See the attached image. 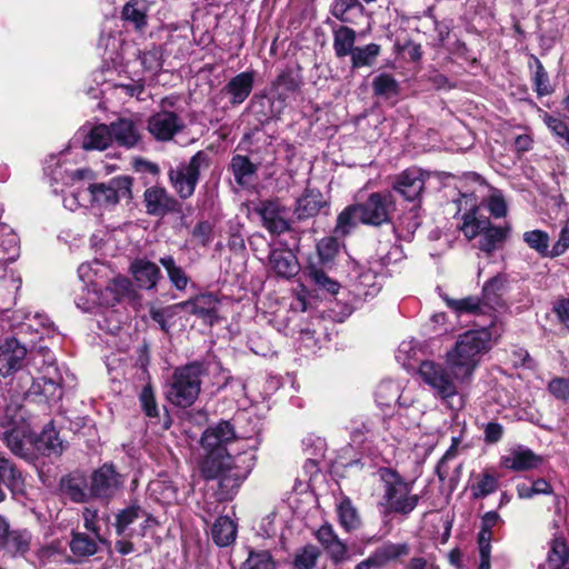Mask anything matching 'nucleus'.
<instances>
[{
  "instance_id": "9d476101",
  "label": "nucleus",
  "mask_w": 569,
  "mask_h": 569,
  "mask_svg": "<svg viewBox=\"0 0 569 569\" xmlns=\"http://www.w3.org/2000/svg\"><path fill=\"white\" fill-rule=\"evenodd\" d=\"M123 476L114 469V465H101L90 477L91 499H111L123 485Z\"/></svg>"
},
{
  "instance_id": "f257e3e1",
  "label": "nucleus",
  "mask_w": 569,
  "mask_h": 569,
  "mask_svg": "<svg viewBox=\"0 0 569 569\" xmlns=\"http://www.w3.org/2000/svg\"><path fill=\"white\" fill-rule=\"evenodd\" d=\"M492 348V335L489 329H471L459 335L453 346L447 350L445 366L431 360L419 366L421 379L446 405L459 410L463 398L458 385H468L480 366L485 355Z\"/></svg>"
},
{
  "instance_id": "a18cd8bd",
  "label": "nucleus",
  "mask_w": 569,
  "mask_h": 569,
  "mask_svg": "<svg viewBox=\"0 0 569 569\" xmlns=\"http://www.w3.org/2000/svg\"><path fill=\"white\" fill-rule=\"evenodd\" d=\"M69 547L76 557L82 558L93 556L98 551L97 542L83 532H72Z\"/></svg>"
},
{
  "instance_id": "e433bc0d",
  "label": "nucleus",
  "mask_w": 569,
  "mask_h": 569,
  "mask_svg": "<svg viewBox=\"0 0 569 569\" xmlns=\"http://www.w3.org/2000/svg\"><path fill=\"white\" fill-rule=\"evenodd\" d=\"M337 513L340 526L347 532H351L360 527V516L349 497H343L341 499L337 507Z\"/></svg>"
},
{
  "instance_id": "c756f323",
  "label": "nucleus",
  "mask_w": 569,
  "mask_h": 569,
  "mask_svg": "<svg viewBox=\"0 0 569 569\" xmlns=\"http://www.w3.org/2000/svg\"><path fill=\"white\" fill-rule=\"evenodd\" d=\"M490 220L480 212L478 207H472L461 216L459 229L468 240L479 237L490 224Z\"/></svg>"
},
{
  "instance_id": "f8f14e48",
  "label": "nucleus",
  "mask_w": 569,
  "mask_h": 569,
  "mask_svg": "<svg viewBox=\"0 0 569 569\" xmlns=\"http://www.w3.org/2000/svg\"><path fill=\"white\" fill-rule=\"evenodd\" d=\"M236 437L234 429L229 421H220L216 426L209 427L202 435L201 443L210 456L217 452V458L222 459L226 451L224 446ZM206 462H216L213 457H209Z\"/></svg>"
},
{
  "instance_id": "6ab92c4d",
  "label": "nucleus",
  "mask_w": 569,
  "mask_h": 569,
  "mask_svg": "<svg viewBox=\"0 0 569 569\" xmlns=\"http://www.w3.org/2000/svg\"><path fill=\"white\" fill-rule=\"evenodd\" d=\"M218 305L219 301L214 295L202 293L193 299L177 303L174 308L196 315L212 325L217 319Z\"/></svg>"
},
{
  "instance_id": "69168bd1",
  "label": "nucleus",
  "mask_w": 569,
  "mask_h": 569,
  "mask_svg": "<svg viewBox=\"0 0 569 569\" xmlns=\"http://www.w3.org/2000/svg\"><path fill=\"white\" fill-rule=\"evenodd\" d=\"M550 395L563 402H569V379L556 377L551 379L547 387Z\"/></svg>"
},
{
  "instance_id": "72a5a7b5",
  "label": "nucleus",
  "mask_w": 569,
  "mask_h": 569,
  "mask_svg": "<svg viewBox=\"0 0 569 569\" xmlns=\"http://www.w3.org/2000/svg\"><path fill=\"white\" fill-rule=\"evenodd\" d=\"M380 288L381 283L378 280L377 272L370 269L360 272L352 286L355 296L363 300L378 295Z\"/></svg>"
},
{
  "instance_id": "4468645a",
  "label": "nucleus",
  "mask_w": 569,
  "mask_h": 569,
  "mask_svg": "<svg viewBox=\"0 0 569 569\" xmlns=\"http://www.w3.org/2000/svg\"><path fill=\"white\" fill-rule=\"evenodd\" d=\"M27 356V348L14 337L0 338V373L6 377L19 370Z\"/></svg>"
},
{
  "instance_id": "c03bdc74",
  "label": "nucleus",
  "mask_w": 569,
  "mask_h": 569,
  "mask_svg": "<svg viewBox=\"0 0 569 569\" xmlns=\"http://www.w3.org/2000/svg\"><path fill=\"white\" fill-rule=\"evenodd\" d=\"M11 326L13 328H24L27 330H38V327H44L48 319L39 313L31 315L22 309L14 310L10 317Z\"/></svg>"
},
{
  "instance_id": "6e6552de",
  "label": "nucleus",
  "mask_w": 569,
  "mask_h": 569,
  "mask_svg": "<svg viewBox=\"0 0 569 569\" xmlns=\"http://www.w3.org/2000/svg\"><path fill=\"white\" fill-rule=\"evenodd\" d=\"M131 177L118 176L107 182L90 184L88 191L93 204L102 209H111L121 200L131 199Z\"/></svg>"
},
{
  "instance_id": "a211bd4d",
  "label": "nucleus",
  "mask_w": 569,
  "mask_h": 569,
  "mask_svg": "<svg viewBox=\"0 0 569 569\" xmlns=\"http://www.w3.org/2000/svg\"><path fill=\"white\" fill-rule=\"evenodd\" d=\"M268 259L270 268L281 278H293L300 271L297 256L287 247L271 248Z\"/></svg>"
},
{
  "instance_id": "4be33fe9",
  "label": "nucleus",
  "mask_w": 569,
  "mask_h": 569,
  "mask_svg": "<svg viewBox=\"0 0 569 569\" xmlns=\"http://www.w3.org/2000/svg\"><path fill=\"white\" fill-rule=\"evenodd\" d=\"M62 379L58 368L51 363L43 376L37 378L29 389V395H41L48 401L60 399Z\"/></svg>"
},
{
  "instance_id": "2f4dec72",
  "label": "nucleus",
  "mask_w": 569,
  "mask_h": 569,
  "mask_svg": "<svg viewBox=\"0 0 569 569\" xmlns=\"http://www.w3.org/2000/svg\"><path fill=\"white\" fill-rule=\"evenodd\" d=\"M19 254L18 236L8 224L0 222V263L13 262Z\"/></svg>"
},
{
  "instance_id": "393cba45",
  "label": "nucleus",
  "mask_w": 569,
  "mask_h": 569,
  "mask_svg": "<svg viewBox=\"0 0 569 569\" xmlns=\"http://www.w3.org/2000/svg\"><path fill=\"white\" fill-rule=\"evenodd\" d=\"M328 208V200L317 189H306L298 198L295 214L299 220L316 217L322 209Z\"/></svg>"
},
{
  "instance_id": "5701e85b",
  "label": "nucleus",
  "mask_w": 569,
  "mask_h": 569,
  "mask_svg": "<svg viewBox=\"0 0 569 569\" xmlns=\"http://www.w3.org/2000/svg\"><path fill=\"white\" fill-rule=\"evenodd\" d=\"M28 440L31 443H27V452L29 453L30 448L33 447L39 455L44 457H58L63 452L66 447L51 423L47 425L34 440L29 437ZM29 457L28 455V458Z\"/></svg>"
},
{
  "instance_id": "774afa93",
  "label": "nucleus",
  "mask_w": 569,
  "mask_h": 569,
  "mask_svg": "<svg viewBox=\"0 0 569 569\" xmlns=\"http://www.w3.org/2000/svg\"><path fill=\"white\" fill-rule=\"evenodd\" d=\"M569 249V218L566 219L558 236V240L551 248V258L562 256Z\"/></svg>"
},
{
  "instance_id": "aec40b11",
  "label": "nucleus",
  "mask_w": 569,
  "mask_h": 569,
  "mask_svg": "<svg viewBox=\"0 0 569 569\" xmlns=\"http://www.w3.org/2000/svg\"><path fill=\"white\" fill-rule=\"evenodd\" d=\"M59 489L74 503H86L91 500L87 477L81 472L74 471L61 477Z\"/></svg>"
},
{
  "instance_id": "c85d7f7f",
  "label": "nucleus",
  "mask_w": 569,
  "mask_h": 569,
  "mask_svg": "<svg viewBox=\"0 0 569 569\" xmlns=\"http://www.w3.org/2000/svg\"><path fill=\"white\" fill-rule=\"evenodd\" d=\"M136 282L141 289H152L157 286L161 272L159 267L149 260L137 259L130 266Z\"/></svg>"
},
{
  "instance_id": "09e8293b",
  "label": "nucleus",
  "mask_w": 569,
  "mask_h": 569,
  "mask_svg": "<svg viewBox=\"0 0 569 569\" xmlns=\"http://www.w3.org/2000/svg\"><path fill=\"white\" fill-rule=\"evenodd\" d=\"M500 522L502 523L503 521L497 511H488L481 517L480 531L477 538L478 546L491 547L492 528Z\"/></svg>"
},
{
  "instance_id": "1a4fd4ad",
  "label": "nucleus",
  "mask_w": 569,
  "mask_h": 569,
  "mask_svg": "<svg viewBox=\"0 0 569 569\" xmlns=\"http://www.w3.org/2000/svg\"><path fill=\"white\" fill-rule=\"evenodd\" d=\"M32 533L27 528L12 529L9 520L0 515V551L11 558L26 557L31 548Z\"/></svg>"
},
{
  "instance_id": "c9c22d12",
  "label": "nucleus",
  "mask_w": 569,
  "mask_h": 569,
  "mask_svg": "<svg viewBox=\"0 0 569 569\" xmlns=\"http://www.w3.org/2000/svg\"><path fill=\"white\" fill-rule=\"evenodd\" d=\"M356 42V31L346 26L333 29V49L338 58L351 56Z\"/></svg>"
},
{
  "instance_id": "de8ad7c7",
  "label": "nucleus",
  "mask_w": 569,
  "mask_h": 569,
  "mask_svg": "<svg viewBox=\"0 0 569 569\" xmlns=\"http://www.w3.org/2000/svg\"><path fill=\"white\" fill-rule=\"evenodd\" d=\"M306 462H319L325 457L327 450L326 440L316 435H309L302 440Z\"/></svg>"
},
{
  "instance_id": "e2e57ef3",
  "label": "nucleus",
  "mask_w": 569,
  "mask_h": 569,
  "mask_svg": "<svg viewBox=\"0 0 569 569\" xmlns=\"http://www.w3.org/2000/svg\"><path fill=\"white\" fill-rule=\"evenodd\" d=\"M339 250V242L335 237H326L317 244V251L322 262L333 260Z\"/></svg>"
},
{
  "instance_id": "864d4df0",
  "label": "nucleus",
  "mask_w": 569,
  "mask_h": 569,
  "mask_svg": "<svg viewBox=\"0 0 569 569\" xmlns=\"http://www.w3.org/2000/svg\"><path fill=\"white\" fill-rule=\"evenodd\" d=\"M360 222L357 204L347 207L337 218L335 232L337 236H346Z\"/></svg>"
},
{
  "instance_id": "412c9836",
  "label": "nucleus",
  "mask_w": 569,
  "mask_h": 569,
  "mask_svg": "<svg viewBox=\"0 0 569 569\" xmlns=\"http://www.w3.org/2000/svg\"><path fill=\"white\" fill-rule=\"evenodd\" d=\"M143 198L149 214L164 216L179 210V202L162 187L148 188Z\"/></svg>"
},
{
  "instance_id": "f03ea898",
  "label": "nucleus",
  "mask_w": 569,
  "mask_h": 569,
  "mask_svg": "<svg viewBox=\"0 0 569 569\" xmlns=\"http://www.w3.org/2000/svg\"><path fill=\"white\" fill-rule=\"evenodd\" d=\"M106 271V266L99 261L80 264L78 268L79 278L86 284L87 296L77 298V307L88 312L96 306L113 307L126 300H133L136 291L131 281L122 276L111 279L106 288L101 290L99 273Z\"/></svg>"
},
{
  "instance_id": "b1692460",
  "label": "nucleus",
  "mask_w": 569,
  "mask_h": 569,
  "mask_svg": "<svg viewBox=\"0 0 569 569\" xmlns=\"http://www.w3.org/2000/svg\"><path fill=\"white\" fill-rule=\"evenodd\" d=\"M253 82V72L244 71L231 78L221 92L229 97V101L232 106H238L244 102L250 96Z\"/></svg>"
},
{
  "instance_id": "473e14b6",
  "label": "nucleus",
  "mask_w": 569,
  "mask_h": 569,
  "mask_svg": "<svg viewBox=\"0 0 569 569\" xmlns=\"http://www.w3.org/2000/svg\"><path fill=\"white\" fill-rule=\"evenodd\" d=\"M550 569H569V545L562 536H555L547 555Z\"/></svg>"
},
{
  "instance_id": "13d9d810",
  "label": "nucleus",
  "mask_w": 569,
  "mask_h": 569,
  "mask_svg": "<svg viewBox=\"0 0 569 569\" xmlns=\"http://www.w3.org/2000/svg\"><path fill=\"white\" fill-rule=\"evenodd\" d=\"M144 511L137 505H131L122 509L116 518V531L122 536L126 529L133 523Z\"/></svg>"
},
{
  "instance_id": "3c124183",
  "label": "nucleus",
  "mask_w": 569,
  "mask_h": 569,
  "mask_svg": "<svg viewBox=\"0 0 569 569\" xmlns=\"http://www.w3.org/2000/svg\"><path fill=\"white\" fill-rule=\"evenodd\" d=\"M160 263L166 269L171 283L178 290H184L189 278L180 266H178L171 256H166L160 259Z\"/></svg>"
},
{
  "instance_id": "0e129e2a",
  "label": "nucleus",
  "mask_w": 569,
  "mask_h": 569,
  "mask_svg": "<svg viewBox=\"0 0 569 569\" xmlns=\"http://www.w3.org/2000/svg\"><path fill=\"white\" fill-rule=\"evenodd\" d=\"M487 208L493 218H503L507 216L508 207L503 196L499 191H493L486 200Z\"/></svg>"
},
{
  "instance_id": "7c9ffc66",
  "label": "nucleus",
  "mask_w": 569,
  "mask_h": 569,
  "mask_svg": "<svg viewBox=\"0 0 569 569\" xmlns=\"http://www.w3.org/2000/svg\"><path fill=\"white\" fill-rule=\"evenodd\" d=\"M237 523L228 516H219L211 526V539L218 547H228L236 541Z\"/></svg>"
},
{
  "instance_id": "338daca9",
  "label": "nucleus",
  "mask_w": 569,
  "mask_h": 569,
  "mask_svg": "<svg viewBox=\"0 0 569 569\" xmlns=\"http://www.w3.org/2000/svg\"><path fill=\"white\" fill-rule=\"evenodd\" d=\"M140 61H141L142 67L147 71L154 72V71L161 69L162 60H161L160 49L157 47H152L151 49L141 52Z\"/></svg>"
},
{
  "instance_id": "2eb2a0df",
  "label": "nucleus",
  "mask_w": 569,
  "mask_h": 569,
  "mask_svg": "<svg viewBox=\"0 0 569 569\" xmlns=\"http://www.w3.org/2000/svg\"><path fill=\"white\" fill-rule=\"evenodd\" d=\"M428 176V173L419 168H409L396 178L393 189L406 200L415 201L421 196Z\"/></svg>"
},
{
  "instance_id": "4d7b16f0",
  "label": "nucleus",
  "mask_w": 569,
  "mask_h": 569,
  "mask_svg": "<svg viewBox=\"0 0 569 569\" xmlns=\"http://www.w3.org/2000/svg\"><path fill=\"white\" fill-rule=\"evenodd\" d=\"M362 6L358 0H335L331 13L341 22H352L351 12H361Z\"/></svg>"
},
{
  "instance_id": "f3484780",
  "label": "nucleus",
  "mask_w": 569,
  "mask_h": 569,
  "mask_svg": "<svg viewBox=\"0 0 569 569\" xmlns=\"http://www.w3.org/2000/svg\"><path fill=\"white\" fill-rule=\"evenodd\" d=\"M257 213L261 217L263 227L271 233L280 234L290 229L286 209L278 201H262L257 208Z\"/></svg>"
},
{
  "instance_id": "37998d69",
  "label": "nucleus",
  "mask_w": 569,
  "mask_h": 569,
  "mask_svg": "<svg viewBox=\"0 0 569 569\" xmlns=\"http://www.w3.org/2000/svg\"><path fill=\"white\" fill-rule=\"evenodd\" d=\"M380 51L381 47L377 43L357 47L350 56L352 68L358 69L372 66Z\"/></svg>"
},
{
  "instance_id": "ddd939ff",
  "label": "nucleus",
  "mask_w": 569,
  "mask_h": 569,
  "mask_svg": "<svg viewBox=\"0 0 569 569\" xmlns=\"http://www.w3.org/2000/svg\"><path fill=\"white\" fill-rule=\"evenodd\" d=\"M316 538L327 553L331 563L339 566L350 560L351 555L346 542H343L329 523L322 525L316 532Z\"/></svg>"
},
{
  "instance_id": "bb28decb",
  "label": "nucleus",
  "mask_w": 569,
  "mask_h": 569,
  "mask_svg": "<svg viewBox=\"0 0 569 569\" xmlns=\"http://www.w3.org/2000/svg\"><path fill=\"white\" fill-rule=\"evenodd\" d=\"M511 231L510 223L506 222L502 226H493L491 222L486 230L479 236L478 248L487 254L502 248Z\"/></svg>"
},
{
  "instance_id": "9b49d317",
  "label": "nucleus",
  "mask_w": 569,
  "mask_h": 569,
  "mask_svg": "<svg viewBox=\"0 0 569 569\" xmlns=\"http://www.w3.org/2000/svg\"><path fill=\"white\" fill-rule=\"evenodd\" d=\"M391 206L390 196L373 192L366 202L357 204L359 220L366 224L380 226L389 220Z\"/></svg>"
},
{
  "instance_id": "8fccbe9b",
  "label": "nucleus",
  "mask_w": 569,
  "mask_h": 569,
  "mask_svg": "<svg viewBox=\"0 0 569 569\" xmlns=\"http://www.w3.org/2000/svg\"><path fill=\"white\" fill-rule=\"evenodd\" d=\"M400 386L391 380H385L379 383L376 390V400L379 406L390 407L400 398Z\"/></svg>"
},
{
  "instance_id": "39448f33",
  "label": "nucleus",
  "mask_w": 569,
  "mask_h": 569,
  "mask_svg": "<svg viewBox=\"0 0 569 569\" xmlns=\"http://www.w3.org/2000/svg\"><path fill=\"white\" fill-rule=\"evenodd\" d=\"M209 166V154L201 150L194 153L188 162H180L177 167L169 169V182L180 199L186 200L193 196L201 171Z\"/></svg>"
},
{
  "instance_id": "79ce46f5",
  "label": "nucleus",
  "mask_w": 569,
  "mask_h": 569,
  "mask_svg": "<svg viewBox=\"0 0 569 569\" xmlns=\"http://www.w3.org/2000/svg\"><path fill=\"white\" fill-rule=\"evenodd\" d=\"M321 557V550L319 547L312 543H308L297 549L292 565L295 569H315L319 558Z\"/></svg>"
},
{
  "instance_id": "bf43d9fd",
  "label": "nucleus",
  "mask_w": 569,
  "mask_h": 569,
  "mask_svg": "<svg viewBox=\"0 0 569 569\" xmlns=\"http://www.w3.org/2000/svg\"><path fill=\"white\" fill-rule=\"evenodd\" d=\"M447 306L458 315L477 313L480 311V301L477 297H466L462 299L443 298Z\"/></svg>"
},
{
  "instance_id": "cd10ccee",
  "label": "nucleus",
  "mask_w": 569,
  "mask_h": 569,
  "mask_svg": "<svg viewBox=\"0 0 569 569\" xmlns=\"http://www.w3.org/2000/svg\"><path fill=\"white\" fill-rule=\"evenodd\" d=\"M112 140L119 146L133 148L141 139L140 129L131 119H119L110 124Z\"/></svg>"
},
{
  "instance_id": "0eeeda50",
  "label": "nucleus",
  "mask_w": 569,
  "mask_h": 569,
  "mask_svg": "<svg viewBox=\"0 0 569 569\" xmlns=\"http://www.w3.org/2000/svg\"><path fill=\"white\" fill-rule=\"evenodd\" d=\"M381 477L386 481L385 498L390 512L408 516L418 505L420 497L409 495L410 487L401 476L388 468L381 469Z\"/></svg>"
},
{
  "instance_id": "423d86ee",
  "label": "nucleus",
  "mask_w": 569,
  "mask_h": 569,
  "mask_svg": "<svg viewBox=\"0 0 569 569\" xmlns=\"http://www.w3.org/2000/svg\"><path fill=\"white\" fill-rule=\"evenodd\" d=\"M0 433L18 458L28 459L27 443L31 442L28 440V427L19 405H8L0 411Z\"/></svg>"
},
{
  "instance_id": "f704fd0d",
  "label": "nucleus",
  "mask_w": 569,
  "mask_h": 569,
  "mask_svg": "<svg viewBox=\"0 0 569 569\" xmlns=\"http://www.w3.org/2000/svg\"><path fill=\"white\" fill-rule=\"evenodd\" d=\"M110 126L104 123L92 127L82 140L86 150H104L112 142Z\"/></svg>"
},
{
  "instance_id": "6e6d98bb",
  "label": "nucleus",
  "mask_w": 569,
  "mask_h": 569,
  "mask_svg": "<svg viewBox=\"0 0 569 569\" xmlns=\"http://www.w3.org/2000/svg\"><path fill=\"white\" fill-rule=\"evenodd\" d=\"M122 18L133 23L137 29L146 24V8L142 1L133 0L128 2L122 9Z\"/></svg>"
},
{
  "instance_id": "ea45409f",
  "label": "nucleus",
  "mask_w": 569,
  "mask_h": 569,
  "mask_svg": "<svg viewBox=\"0 0 569 569\" xmlns=\"http://www.w3.org/2000/svg\"><path fill=\"white\" fill-rule=\"evenodd\" d=\"M301 81L292 72H282L273 82L277 98L284 102L300 89Z\"/></svg>"
},
{
  "instance_id": "a19ab883",
  "label": "nucleus",
  "mask_w": 569,
  "mask_h": 569,
  "mask_svg": "<svg viewBox=\"0 0 569 569\" xmlns=\"http://www.w3.org/2000/svg\"><path fill=\"white\" fill-rule=\"evenodd\" d=\"M257 166L253 164L246 156H233L230 162V170L238 184H246L257 171Z\"/></svg>"
},
{
  "instance_id": "49530a36",
  "label": "nucleus",
  "mask_w": 569,
  "mask_h": 569,
  "mask_svg": "<svg viewBox=\"0 0 569 569\" xmlns=\"http://www.w3.org/2000/svg\"><path fill=\"white\" fill-rule=\"evenodd\" d=\"M523 241L527 246L538 252L541 257L551 258L549 249V234L543 230H531L523 233Z\"/></svg>"
},
{
  "instance_id": "5fc2aeb1",
  "label": "nucleus",
  "mask_w": 569,
  "mask_h": 569,
  "mask_svg": "<svg viewBox=\"0 0 569 569\" xmlns=\"http://www.w3.org/2000/svg\"><path fill=\"white\" fill-rule=\"evenodd\" d=\"M274 560L268 550H250L240 569H274Z\"/></svg>"
},
{
  "instance_id": "dca6fc26",
  "label": "nucleus",
  "mask_w": 569,
  "mask_h": 569,
  "mask_svg": "<svg viewBox=\"0 0 569 569\" xmlns=\"http://www.w3.org/2000/svg\"><path fill=\"white\" fill-rule=\"evenodd\" d=\"M184 127L183 120L174 112L161 111L149 119V132L161 141H168Z\"/></svg>"
},
{
  "instance_id": "680f3d73",
  "label": "nucleus",
  "mask_w": 569,
  "mask_h": 569,
  "mask_svg": "<svg viewBox=\"0 0 569 569\" xmlns=\"http://www.w3.org/2000/svg\"><path fill=\"white\" fill-rule=\"evenodd\" d=\"M532 58L536 63V72H535V77H533V83H535L536 91H537L538 96H540V97L550 94L551 87L549 83L548 73L545 70L541 61L536 57H532Z\"/></svg>"
},
{
  "instance_id": "58836bf2",
  "label": "nucleus",
  "mask_w": 569,
  "mask_h": 569,
  "mask_svg": "<svg viewBox=\"0 0 569 569\" xmlns=\"http://www.w3.org/2000/svg\"><path fill=\"white\" fill-rule=\"evenodd\" d=\"M372 90L376 96L389 100L400 93V84L393 76L383 72L373 79Z\"/></svg>"
},
{
  "instance_id": "7ed1b4c3",
  "label": "nucleus",
  "mask_w": 569,
  "mask_h": 569,
  "mask_svg": "<svg viewBox=\"0 0 569 569\" xmlns=\"http://www.w3.org/2000/svg\"><path fill=\"white\" fill-rule=\"evenodd\" d=\"M207 373L203 362L193 361L174 369L166 385V399L179 408L192 406L201 391V378Z\"/></svg>"
},
{
  "instance_id": "052dcab7",
  "label": "nucleus",
  "mask_w": 569,
  "mask_h": 569,
  "mask_svg": "<svg viewBox=\"0 0 569 569\" xmlns=\"http://www.w3.org/2000/svg\"><path fill=\"white\" fill-rule=\"evenodd\" d=\"M498 488V480L496 477L485 473L477 481V483L472 485V496L476 499L485 498L490 493L495 492Z\"/></svg>"
},
{
  "instance_id": "a878e982",
  "label": "nucleus",
  "mask_w": 569,
  "mask_h": 569,
  "mask_svg": "<svg viewBox=\"0 0 569 569\" xmlns=\"http://www.w3.org/2000/svg\"><path fill=\"white\" fill-rule=\"evenodd\" d=\"M410 553V546L408 542L393 543L387 541L377 547L371 553L370 558L376 563L377 569L386 567L390 562L400 561L402 558Z\"/></svg>"
},
{
  "instance_id": "4c0bfd02",
  "label": "nucleus",
  "mask_w": 569,
  "mask_h": 569,
  "mask_svg": "<svg viewBox=\"0 0 569 569\" xmlns=\"http://www.w3.org/2000/svg\"><path fill=\"white\" fill-rule=\"evenodd\" d=\"M507 279L502 274H497L489 279L482 288V299L485 305L490 308L500 306V299L505 291Z\"/></svg>"
},
{
  "instance_id": "20e7f679",
  "label": "nucleus",
  "mask_w": 569,
  "mask_h": 569,
  "mask_svg": "<svg viewBox=\"0 0 569 569\" xmlns=\"http://www.w3.org/2000/svg\"><path fill=\"white\" fill-rule=\"evenodd\" d=\"M200 475L206 481L217 480L214 492L217 502H229L237 496L242 482L250 473L239 465H199Z\"/></svg>"
},
{
  "instance_id": "603ef678",
  "label": "nucleus",
  "mask_w": 569,
  "mask_h": 569,
  "mask_svg": "<svg viewBox=\"0 0 569 569\" xmlns=\"http://www.w3.org/2000/svg\"><path fill=\"white\" fill-rule=\"evenodd\" d=\"M308 277L319 290H323L330 295H336L339 291L340 284L327 276V273L315 267L310 266L306 270Z\"/></svg>"
}]
</instances>
